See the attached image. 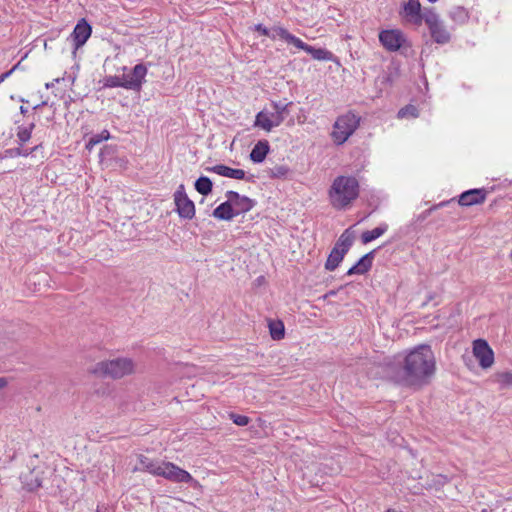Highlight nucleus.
<instances>
[{"label": "nucleus", "instance_id": "32", "mask_svg": "<svg viewBox=\"0 0 512 512\" xmlns=\"http://www.w3.org/2000/svg\"><path fill=\"white\" fill-rule=\"evenodd\" d=\"M450 17L452 20L464 23L468 19V13L463 7H454L450 13Z\"/></svg>", "mask_w": 512, "mask_h": 512}, {"label": "nucleus", "instance_id": "22", "mask_svg": "<svg viewBox=\"0 0 512 512\" xmlns=\"http://www.w3.org/2000/svg\"><path fill=\"white\" fill-rule=\"evenodd\" d=\"M387 230H388V225L386 223H382L372 230L364 231L361 234V241L363 244L370 243L371 241L382 236Z\"/></svg>", "mask_w": 512, "mask_h": 512}, {"label": "nucleus", "instance_id": "18", "mask_svg": "<svg viewBox=\"0 0 512 512\" xmlns=\"http://www.w3.org/2000/svg\"><path fill=\"white\" fill-rule=\"evenodd\" d=\"M212 216L218 220L231 221L235 217L232 201L227 198L213 210Z\"/></svg>", "mask_w": 512, "mask_h": 512}, {"label": "nucleus", "instance_id": "35", "mask_svg": "<svg viewBox=\"0 0 512 512\" xmlns=\"http://www.w3.org/2000/svg\"><path fill=\"white\" fill-rule=\"evenodd\" d=\"M230 419L233 421L234 424H236L238 426H246L250 422V418L248 416L240 415V414H236V413H231Z\"/></svg>", "mask_w": 512, "mask_h": 512}, {"label": "nucleus", "instance_id": "1", "mask_svg": "<svg viewBox=\"0 0 512 512\" xmlns=\"http://www.w3.org/2000/svg\"><path fill=\"white\" fill-rule=\"evenodd\" d=\"M436 372V359L430 345L421 344L410 350L391 372V379L402 386L422 388Z\"/></svg>", "mask_w": 512, "mask_h": 512}, {"label": "nucleus", "instance_id": "30", "mask_svg": "<svg viewBox=\"0 0 512 512\" xmlns=\"http://www.w3.org/2000/svg\"><path fill=\"white\" fill-rule=\"evenodd\" d=\"M316 60H328L330 59L331 53L323 48H315L309 45L307 51Z\"/></svg>", "mask_w": 512, "mask_h": 512}, {"label": "nucleus", "instance_id": "11", "mask_svg": "<svg viewBox=\"0 0 512 512\" xmlns=\"http://www.w3.org/2000/svg\"><path fill=\"white\" fill-rule=\"evenodd\" d=\"M225 196L232 201L235 217L251 211L256 205L255 200L247 196L240 195L238 192L233 190L227 191Z\"/></svg>", "mask_w": 512, "mask_h": 512}, {"label": "nucleus", "instance_id": "38", "mask_svg": "<svg viewBox=\"0 0 512 512\" xmlns=\"http://www.w3.org/2000/svg\"><path fill=\"white\" fill-rule=\"evenodd\" d=\"M254 30L259 32L261 35L263 36H267L269 38H271L272 40H275V35L271 34V29H268L267 27H265L263 24L259 23V24H256L254 26Z\"/></svg>", "mask_w": 512, "mask_h": 512}, {"label": "nucleus", "instance_id": "8", "mask_svg": "<svg viewBox=\"0 0 512 512\" xmlns=\"http://www.w3.org/2000/svg\"><path fill=\"white\" fill-rule=\"evenodd\" d=\"M159 476L175 483H190L194 481V478L188 471L180 468L172 462L163 461V466Z\"/></svg>", "mask_w": 512, "mask_h": 512}, {"label": "nucleus", "instance_id": "19", "mask_svg": "<svg viewBox=\"0 0 512 512\" xmlns=\"http://www.w3.org/2000/svg\"><path fill=\"white\" fill-rule=\"evenodd\" d=\"M20 479L23 487L30 492H33L42 486V478L39 476V472L35 470H31L27 474L21 475Z\"/></svg>", "mask_w": 512, "mask_h": 512}, {"label": "nucleus", "instance_id": "17", "mask_svg": "<svg viewBox=\"0 0 512 512\" xmlns=\"http://www.w3.org/2000/svg\"><path fill=\"white\" fill-rule=\"evenodd\" d=\"M270 151V144L267 140H259L252 148L249 158L253 163H262Z\"/></svg>", "mask_w": 512, "mask_h": 512}, {"label": "nucleus", "instance_id": "49", "mask_svg": "<svg viewBox=\"0 0 512 512\" xmlns=\"http://www.w3.org/2000/svg\"><path fill=\"white\" fill-rule=\"evenodd\" d=\"M437 207H438V206H434V207H432L431 209L427 210L425 213H426V214H429L433 209H436Z\"/></svg>", "mask_w": 512, "mask_h": 512}, {"label": "nucleus", "instance_id": "7", "mask_svg": "<svg viewBox=\"0 0 512 512\" xmlns=\"http://www.w3.org/2000/svg\"><path fill=\"white\" fill-rule=\"evenodd\" d=\"M174 202L180 218L190 220L195 216L194 202L187 196L183 184H180L174 193Z\"/></svg>", "mask_w": 512, "mask_h": 512}, {"label": "nucleus", "instance_id": "37", "mask_svg": "<svg viewBox=\"0 0 512 512\" xmlns=\"http://www.w3.org/2000/svg\"><path fill=\"white\" fill-rule=\"evenodd\" d=\"M498 382L503 387H510L512 386V372L506 371L502 372L498 375Z\"/></svg>", "mask_w": 512, "mask_h": 512}, {"label": "nucleus", "instance_id": "45", "mask_svg": "<svg viewBox=\"0 0 512 512\" xmlns=\"http://www.w3.org/2000/svg\"><path fill=\"white\" fill-rule=\"evenodd\" d=\"M7 379L4 377H0V389L4 388L7 385Z\"/></svg>", "mask_w": 512, "mask_h": 512}, {"label": "nucleus", "instance_id": "24", "mask_svg": "<svg viewBox=\"0 0 512 512\" xmlns=\"http://www.w3.org/2000/svg\"><path fill=\"white\" fill-rule=\"evenodd\" d=\"M254 126L260 127L265 131H271L273 127H277L274 119L269 117L267 113L264 111H260L257 113Z\"/></svg>", "mask_w": 512, "mask_h": 512}, {"label": "nucleus", "instance_id": "23", "mask_svg": "<svg viewBox=\"0 0 512 512\" xmlns=\"http://www.w3.org/2000/svg\"><path fill=\"white\" fill-rule=\"evenodd\" d=\"M404 11L407 16L414 17L416 23L423 20V12H421V5L418 0H408L404 5Z\"/></svg>", "mask_w": 512, "mask_h": 512}, {"label": "nucleus", "instance_id": "13", "mask_svg": "<svg viewBox=\"0 0 512 512\" xmlns=\"http://www.w3.org/2000/svg\"><path fill=\"white\" fill-rule=\"evenodd\" d=\"M91 33V25L84 18L79 20L76 26L74 27L73 32L70 35V37L73 40V46L75 51L86 43V41L91 36Z\"/></svg>", "mask_w": 512, "mask_h": 512}, {"label": "nucleus", "instance_id": "9", "mask_svg": "<svg viewBox=\"0 0 512 512\" xmlns=\"http://www.w3.org/2000/svg\"><path fill=\"white\" fill-rule=\"evenodd\" d=\"M473 354L483 369L491 367L494 363V352L484 339H476L473 342Z\"/></svg>", "mask_w": 512, "mask_h": 512}, {"label": "nucleus", "instance_id": "39", "mask_svg": "<svg viewBox=\"0 0 512 512\" xmlns=\"http://www.w3.org/2000/svg\"><path fill=\"white\" fill-rule=\"evenodd\" d=\"M102 142L101 137L98 134L92 135L86 143V149L91 151L94 146Z\"/></svg>", "mask_w": 512, "mask_h": 512}, {"label": "nucleus", "instance_id": "15", "mask_svg": "<svg viewBox=\"0 0 512 512\" xmlns=\"http://www.w3.org/2000/svg\"><path fill=\"white\" fill-rule=\"evenodd\" d=\"M375 253L376 250L374 249L363 255L351 268H349L346 275H363L367 273L372 268Z\"/></svg>", "mask_w": 512, "mask_h": 512}, {"label": "nucleus", "instance_id": "3", "mask_svg": "<svg viewBox=\"0 0 512 512\" xmlns=\"http://www.w3.org/2000/svg\"><path fill=\"white\" fill-rule=\"evenodd\" d=\"M134 364L129 358H116L95 364L90 372L97 377L119 379L133 372Z\"/></svg>", "mask_w": 512, "mask_h": 512}, {"label": "nucleus", "instance_id": "50", "mask_svg": "<svg viewBox=\"0 0 512 512\" xmlns=\"http://www.w3.org/2000/svg\"><path fill=\"white\" fill-rule=\"evenodd\" d=\"M447 203H448V202H442V203H440L438 206H444V205H446Z\"/></svg>", "mask_w": 512, "mask_h": 512}, {"label": "nucleus", "instance_id": "14", "mask_svg": "<svg viewBox=\"0 0 512 512\" xmlns=\"http://www.w3.org/2000/svg\"><path fill=\"white\" fill-rule=\"evenodd\" d=\"M487 191L485 189H470L460 194L458 203L461 206H473L482 204L486 200Z\"/></svg>", "mask_w": 512, "mask_h": 512}, {"label": "nucleus", "instance_id": "51", "mask_svg": "<svg viewBox=\"0 0 512 512\" xmlns=\"http://www.w3.org/2000/svg\"><path fill=\"white\" fill-rule=\"evenodd\" d=\"M427 1H428V2H430V3H435V2H437L438 0H427Z\"/></svg>", "mask_w": 512, "mask_h": 512}, {"label": "nucleus", "instance_id": "43", "mask_svg": "<svg viewBox=\"0 0 512 512\" xmlns=\"http://www.w3.org/2000/svg\"><path fill=\"white\" fill-rule=\"evenodd\" d=\"M337 294V291L336 290H330L328 291L324 296L323 298L326 299L328 297H331V296H335Z\"/></svg>", "mask_w": 512, "mask_h": 512}, {"label": "nucleus", "instance_id": "4", "mask_svg": "<svg viewBox=\"0 0 512 512\" xmlns=\"http://www.w3.org/2000/svg\"><path fill=\"white\" fill-rule=\"evenodd\" d=\"M360 118L352 112L339 116L333 124L331 137L336 145L344 144L356 131Z\"/></svg>", "mask_w": 512, "mask_h": 512}, {"label": "nucleus", "instance_id": "16", "mask_svg": "<svg viewBox=\"0 0 512 512\" xmlns=\"http://www.w3.org/2000/svg\"><path fill=\"white\" fill-rule=\"evenodd\" d=\"M293 102L284 101H272L271 106L274 109V113H271V117L274 119L277 126H279L290 113V107Z\"/></svg>", "mask_w": 512, "mask_h": 512}, {"label": "nucleus", "instance_id": "33", "mask_svg": "<svg viewBox=\"0 0 512 512\" xmlns=\"http://www.w3.org/2000/svg\"><path fill=\"white\" fill-rule=\"evenodd\" d=\"M289 168L285 165H277L274 168L268 170V174L271 178H282L287 175Z\"/></svg>", "mask_w": 512, "mask_h": 512}, {"label": "nucleus", "instance_id": "46", "mask_svg": "<svg viewBox=\"0 0 512 512\" xmlns=\"http://www.w3.org/2000/svg\"><path fill=\"white\" fill-rule=\"evenodd\" d=\"M42 147V143L30 148V150L32 151V154L36 151H38L40 148Z\"/></svg>", "mask_w": 512, "mask_h": 512}, {"label": "nucleus", "instance_id": "2", "mask_svg": "<svg viewBox=\"0 0 512 512\" xmlns=\"http://www.w3.org/2000/svg\"><path fill=\"white\" fill-rule=\"evenodd\" d=\"M359 195V183L352 176H338L334 179L329 190L332 206L338 210L345 209Z\"/></svg>", "mask_w": 512, "mask_h": 512}, {"label": "nucleus", "instance_id": "6", "mask_svg": "<svg viewBox=\"0 0 512 512\" xmlns=\"http://www.w3.org/2000/svg\"><path fill=\"white\" fill-rule=\"evenodd\" d=\"M379 42L389 52L399 51L406 46L410 47L405 34L399 29H386L380 31Z\"/></svg>", "mask_w": 512, "mask_h": 512}, {"label": "nucleus", "instance_id": "21", "mask_svg": "<svg viewBox=\"0 0 512 512\" xmlns=\"http://www.w3.org/2000/svg\"><path fill=\"white\" fill-rule=\"evenodd\" d=\"M345 255V251H341L338 247H333L325 262V269L334 271L342 262Z\"/></svg>", "mask_w": 512, "mask_h": 512}, {"label": "nucleus", "instance_id": "5", "mask_svg": "<svg viewBox=\"0 0 512 512\" xmlns=\"http://www.w3.org/2000/svg\"><path fill=\"white\" fill-rule=\"evenodd\" d=\"M423 21L429 29L433 41L437 44H447L451 40V33L447 30L444 22L435 12L434 8H425L423 11Z\"/></svg>", "mask_w": 512, "mask_h": 512}, {"label": "nucleus", "instance_id": "52", "mask_svg": "<svg viewBox=\"0 0 512 512\" xmlns=\"http://www.w3.org/2000/svg\"><path fill=\"white\" fill-rule=\"evenodd\" d=\"M96 512H101V511L99 509H97Z\"/></svg>", "mask_w": 512, "mask_h": 512}, {"label": "nucleus", "instance_id": "36", "mask_svg": "<svg viewBox=\"0 0 512 512\" xmlns=\"http://www.w3.org/2000/svg\"><path fill=\"white\" fill-rule=\"evenodd\" d=\"M271 34L275 35V39L277 37H279L286 42L287 38L290 35V32L287 29H285L284 27L275 26V27L271 28Z\"/></svg>", "mask_w": 512, "mask_h": 512}, {"label": "nucleus", "instance_id": "28", "mask_svg": "<svg viewBox=\"0 0 512 512\" xmlns=\"http://www.w3.org/2000/svg\"><path fill=\"white\" fill-rule=\"evenodd\" d=\"M269 331L273 340H281L285 335V328L282 321H270Z\"/></svg>", "mask_w": 512, "mask_h": 512}, {"label": "nucleus", "instance_id": "26", "mask_svg": "<svg viewBox=\"0 0 512 512\" xmlns=\"http://www.w3.org/2000/svg\"><path fill=\"white\" fill-rule=\"evenodd\" d=\"M354 242V234L350 229H346L341 236L338 238L334 247H338L341 251H345V254L349 251L350 247Z\"/></svg>", "mask_w": 512, "mask_h": 512}, {"label": "nucleus", "instance_id": "29", "mask_svg": "<svg viewBox=\"0 0 512 512\" xmlns=\"http://www.w3.org/2000/svg\"><path fill=\"white\" fill-rule=\"evenodd\" d=\"M103 87L104 88L121 87V88L126 89V84H125V80H123V78H120L119 76H106L103 79Z\"/></svg>", "mask_w": 512, "mask_h": 512}, {"label": "nucleus", "instance_id": "34", "mask_svg": "<svg viewBox=\"0 0 512 512\" xmlns=\"http://www.w3.org/2000/svg\"><path fill=\"white\" fill-rule=\"evenodd\" d=\"M286 42L288 44H292L295 47H297L298 49H301L304 51H307V49L309 47V45L307 43L303 42L300 38L294 36L291 33H290L289 37L287 38Z\"/></svg>", "mask_w": 512, "mask_h": 512}, {"label": "nucleus", "instance_id": "48", "mask_svg": "<svg viewBox=\"0 0 512 512\" xmlns=\"http://www.w3.org/2000/svg\"><path fill=\"white\" fill-rule=\"evenodd\" d=\"M46 103H47L46 101H43L41 104H38V105L34 106V109H38L41 106L46 105Z\"/></svg>", "mask_w": 512, "mask_h": 512}, {"label": "nucleus", "instance_id": "47", "mask_svg": "<svg viewBox=\"0 0 512 512\" xmlns=\"http://www.w3.org/2000/svg\"><path fill=\"white\" fill-rule=\"evenodd\" d=\"M28 112V109L24 106H20V113L23 115H26Z\"/></svg>", "mask_w": 512, "mask_h": 512}, {"label": "nucleus", "instance_id": "42", "mask_svg": "<svg viewBox=\"0 0 512 512\" xmlns=\"http://www.w3.org/2000/svg\"><path fill=\"white\" fill-rule=\"evenodd\" d=\"M98 135L101 137L102 141L108 140L110 138V132L106 129H104L101 133H98Z\"/></svg>", "mask_w": 512, "mask_h": 512}, {"label": "nucleus", "instance_id": "31", "mask_svg": "<svg viewBox=\"0 0 512 512\" xmlns=\"http://www.w3.org/2000/svg\"><path fill=\"white\" fill-rule=\"evenodd\" d=\"M418 116H419V110L416 106H414L412 104H408V105L404 106L397 113V117L400 119L407 118V117L417 118Z\"/></svg>", "mask_w": 512, "mask_h": 512}, {"label": "nucleus", "instance_id": "25", "mask_svg": "<svg viewBox=\"0 0 512 512\" xmlns=\"http://www.w3.org/2000/svg\"><path fill=\"white\" fill-rule=\"evenodd\" d=\"M194 188L199 194L208 196L213 190V182L207 176H200L198 179H196Z\"/></svg>", "mask_w": 512, "mask_h": 512}, {"label": "nucleus", "instance_id": "12", "mask_svg": "<svg viewBox=\"0 0 512 512\" xmlns=\"http://www.w3.org/2000/svg\"><path fill=\"white\" fill-rule=\"evenodd\" d=\"M205 170L207 172L216 173V174H218L220 176H223V177H228V178L237 179V180L245 179L248 182H254V180H253L254 176L253 175H250V176L246 177V174H245L244 170L231 168V167L226 166L224 164H217V165H214V166H209V167H206Z\"/></svg>", "mask_w": 512, "mask_h": 512}, {"label": "nucleus", "instance_id": "44", "mask_svg": "<svg viewBox=\"0 0 512 512\" xmlns=\"http://www.w3.org/2000/svg\"><path fill=\"white\" fill-rule=\"evenodd\" d=\"M31 154H32V151L30 149H23L22 148L21 156L27 157V156H29Z\"/></svg>", "mask_w": 512, "mask_h": 512}, {"label": "nucleus", "instance_id": "27", "mask_svg": "<svg viewBox=\"0 0 512 512\" xmlns=\"http://www.w3.org/2000/svg\"><path fill=\"white\" fill-rule=\"evenodd\" d=\"M34 128H35L34 122H31L27 126L22 125V126L17 127L16 136L18 139V144L20 146H23L26 142H28L30 140Z\"/></svg>", "mask_w": 512, "mask_h": 512}, {"label": "nucleus", "instance_id": "40", "mask_svg": "<svg viewBox=\"0 0 512 512\" xmlns=\"http://www.w3.org/2000/svg\"><path fill=\"white\" fill-rule=\"evenodd\" d=\"M6 153L11 156V157H18V156H21V153H22V146L19 145V147H16V148H12V149H8L6 150Z\"/></svg>", "mask_w": 512, "mask_h": 512}, {"label": "nucleus", "instance_id": "10", "mask_svg": "<svg viewBox=\"0 0 512 512\" xmlns=\"http://www.w3.org/2000/svg\"><path fill=\"white\" fill-rule=\"evenodd\" d=\"M146 75L147 67L144 64L139 63L135 65L129 74L123 75V80H125L126 89L139 92L142 88L143 83L145 82Z\"/></svg>", "mask_w": 512, "mask_h": 512}, {"label": "nucleus", "instance_id": "20", "mask_svg": "<svg viewBox=\"0 0 512 512\" xmlns=\"http://www.w3.org/2000/svg\"><path fill=\"white\" fill-rule=\"evenodd\" d=\"M139 462L142 466L141 467L142 470L147 471L154 476L160 475V471L163 466V461L162 462L155 461V460H152L144 455H140Z\"/></svg>", "mask_w": 512, "mask_h": 512}, {"label": "nucleus", "instance_id": "41", "mask_svg": "<svg viewBox=\"0 0 512 512\" xmlns=\"http://www.w3.org/2000/svg\"><path fill=\"white\" fill-rule=\"evenodd\" d=\"M20 63L13 66L9 71L0 75V84L5 81L19 66Z\"/></svg>", "mask_w": 512, "mask_h": 512}]
</instances>
